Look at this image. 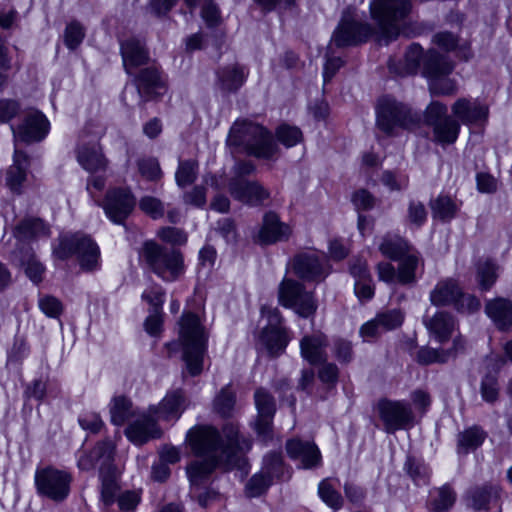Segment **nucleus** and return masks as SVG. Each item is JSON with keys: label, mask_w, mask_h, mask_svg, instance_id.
Segmentation results:
<instances>
[{"label": "nucleus", "mask_w": 512, "mask_h": 512, "mask_svg": "<svg viewBox=\"0 0 512 512\" xmlns=\"http://www.w3.org/2000/svg\"><path fill=\"white\" fill-rule=\"evenodd\" d=\"M187 441L192 452L203 458L191 462L187 467L193 493L216 467L242 468L245 464L244 454L252 447V440L241 435L238 425L234 423L224 425L222 433L213 426L197 425L187 433Z\"/></svg>", "instance_id": "f257e3e1"}, {"label": "nucleus", "mask_w": 512, "mask_h": 512, "mask_svg": "<svg viewBox=\"0 0 512 512\" xmlns=\"http://www.w3.org/2000/svg\"><path fill=\"white\" fill-rule=\"evenodd\" d=\"M412 13V0H373L370 3L376 34L386 41L395 40L400 34L415 37L422 33V25L410 22Z\"/></svg>", "instance_id": "f03ea898"}, {"label": "nucleus", "mask_w": 512, "mask_h": 512, "mask_svg": "<svg viewBox=\"0 0 512 512\" xmlns=\"http://www.w3.org/2000/svg\"><path fill=\"white\" fill-rule=\"evenodd\" d=\"M114 455V444L110 440H103L98 442L91 451H82L77 461L78 468L83 471L92 470L99 464L101 499L105 506L114 503L120 488L118 483L120 473L114 465Z\"/></svg>", "instance_id": "7ed1b4c3"}, {"label": "nucleus", "mask_w": 512, "mask_h": 512, "mask_svg": "<svg viewBox=\"0 0 512 512\" xmlns=\"http://www.w3.org/2000/svg\"><path fill=\"white\" fill-rule=\"evenodd\" d=\"M179 340L187 373L192 377L200 375L207 352L208 333L198 315L192 312L182 315L179 321Z\"/></svg>", "instance_id": "20e7f679"}, {"label": "nucleus", "mask_w": 512, "mask_h": 512, "mask_svg": "<svg viewBox=\"0 0 512 512\" xmlns=\"http://www.w3.org/2000/svg\"><path fill=\"white\" fill-rule=\"evenodd\" d=\"M227 144L258 159H272L279 150L268 129L247 120H238L232 125Z\"/></svg>", "instance_id": "39448f33"}, {"label": "nucleus", "mask_w": 512, "mask_h": 512, "mask_svg": "<svg viewBox=\"0 0 512 512\" xmlns=\"http://www.w3.org/2000/svg\"><path fill=\"white\" fill-rule=\"evenodd\" d=\"M139 261L143 268L164 282H175L185 273L183 254L178 249L163 246L153 240L142 244Z\"/></svg>", "instance_id": "423d86ee"}, {"label": "nucleus", "mask_w": 512, "mask_h": 512, "mask_svg": "<svg viewBox=\"0 0 512 512\" xmlns=\"http://www.w3.org/2000/svg\"><path fill=\"white\" fill-rule=\"evenodd\" d=\"M54 254L61 260L77 256L80 266L87 271L99 267L100 249L90 236L82 233L61 237Z\"/></svg>", "instance_id": "0eeeda50"}, {"label": "nucleus", "mask_w": 512, "mask_h": 512, "mask_svg": "<svg viewBox=\"0 0 512 512\" xmlns=\"http://www.w3.org/2000/svg\"><path fill=\"white\" fill-rule=\"evenodd\" d=\"M72 481L73 477L68 471L53 466L39 468L35 472L37 493L56 503L68 498Z\"/></svg>", "instance_id": "6e6552de"}, {"label": "nucleus", "mask_w": 512, "mask_h": 512, "mask_svg": "<svg viewBox=\"0 0 512 512\" xmlns=\"http://www.w3.org/2000/svg\"><path fill=\"white\" fill-rule=\"evenodd\" d=\"M452 63L436 50H429L424 61V75L429 79V89L433 95H452L456 83L447 76L452 72Z\"/></svg>", "instance_id": "1a4fd4ad"}, {"label": "nucleus", "mask_w": 512, "mask_h": 512, "mask_svg": "<svg viewBox=\"0 0 512 512\" xmlns=\"http://www.w3.org/2000/svg\"><path fill=\"white\" fill-rule=\"evenodd\" d=\"M425 123L432 128L433 141L441 145L453 144L460 132V123L448 115L447 106L432 102L425 110Z\"/></svg>", "instance_id": "9d476101"}, {"label": "nucleus", "mask_w": 512, "mask_h": 512, "mask_svg": "<svg viewBox=\"0 0 512 512\" xmlns=\"http://www.w3.org/2000/svg\"><path fill=\"white\" fill-rule=\"evenodd\" d=\"M419 120L416 114L404 104L391 98H382L377 106V125L386 134H391L394 128H413Z\"/></svg>", "instance_id": "9b49d317"}, {"label": "nucleus", "mask_w": 512, "mask_h": 512, "mask_svg": "<svg viewBox=\"0 0 512 512\" xmlns=\"http://www.w3.org/2000/svg\"><path fill=\"white\" fill-rule=\"evenodd\" d=\"M279 303L293 309L299 316L308 318L317 310V303L312 292H307L304 286L296 280L284 278L278 289Z\"/></svg>", "instance_id": "f8f14e48"}, {"label": "nucleus", "mask_w": 512, "mask_h": 512, "mask_svg": "<svg viewBox=\"0 0 512 512\" xmlns=\"http://www.w3.org/2000/svg\"><path fill=\"white\" fill-rule=\"evenodd\" d=\"M374 409L383 430L389 434L407 429L413 424L414 413L408 402L382 398L377 401Z\"/></svg>", "instance_id": "ddd939ff"}, {"label": "nucleus", "mask_w": 512, "mask_h": 512, "mask_svg": "<svg viewBox=\"0 0 512 512\" xmlns=\"http://www.w3.org/2000/svg\"><path fill=\"white\" fill-rule=\"evenodd\" d=\"M375 33L369 23L356 20L351 12L346 11L333 33V41L337 47L355 46L366 42Z\"/></svg>", "instance_id": "4468645a"}, {"label": "nucleus", "mask_w": 512, "mask_h": 512, "mask_svg": "<svg viewBox=\"0 0 512 512\" xmlns=\"http://www.w3.org/2000/svg\"><path fill=\"white\" fill-rule=\"evenodd\" d=\"M254 403L257 416L253 425L258 438L267 443L273 438V418L276 413L274 397L264 388L256 389Z\"/></svg>", "instance_id": "2eb2a0df"}, {"label": "nucleus", "mask_w": 512, "mask_h": 512, "mask_svg": "<svg viewBox=\"0 0 512 512\" xmlns=\"http://www.w3.org/2000/svg\"><path fill=\"white\" fill-rule=\"evenodd\" d=\"M292 267L295 274L305 281L321 282L330 273L327 258L315 252L302 253L295 256Z\"/></svg>", "instance_id": "dca6fc26"}, {"label": "nucleus", "mask_w": 512, "mask_h": 512, "mask_svg": "<svg viewBox=\"0 0 512 512\" xmlns=\"http://www.w3.org/2000/svg\"><path fill=\"white\" fill-rule=\"evenodd\" d=\"M136 199L129 188H113L106 193L103 208L114 223H123L133 211Z\"/></svg>", "instance_id": "f3484780"}, {"label": "nucleus", "mask_w": 512, "mask_h": 512, "mask_svg": "<svg viewBox=\"0 0 512 512\" xmlns=\"http://www.w3.org/2000/svg\"><path fill=\"white\" fill-rule=\"evenodd\" d=\"M49 121L39 111L28 113L24 121L17 128L11 126L15 141L25 143L39 142L43 140L49 132Z\"/></svg>", "instance_id": "a211bd4d"}, {"label": "nucleus", "mask_w": 512, "mask_h": 512, "mask_svg": "<svg viewBox=\"0 0 512 512\" xmlns=\"http://www.w3.org/2000/svg\"><path fill=\"white\" fill-rule=\"evenodd\" d=\"M231 196L247 205L257 206L270 196V193L257 181L231 178L228 184Z\"/></svg>", "instance_id": "6ab92c4d"}, {"label": "nucleus", "mask_w": 512, "mask_h": 512, "mask_svg": "<svg viewBox=\"0 0 512 512\" xmlns=\"http://www.w3.org/2000/svg\"><path fill=\"white\" fill-rule=\"evenodd\" d=\"M134 83L144 102L161 95V90H164L166 86L162 72L154 64L140 69L139 72L135 74Z\"/></svg>", "instance_id": "aec40b11"}, {"label": "nucleus", "mask_w": 512, "mask_h": 512, "mask_svg": "<svg viewBox=\"0 0 512 512\" xmlns=\"http://www.w3.org/2000/svg\"><path fill=\"white\" fill-rule=\"evenodd\" d=\"M155 416L150 410L148 413L139 415L125 429L126 437L137 445H142L151 439L160 438L162 431L157 425Z\"/></svg>", "instance_id": "412c9836"}, {"label": "nucleus", "mask_w": 512, "mask_h": 512, "mask_svg": "<svg viewBox=\"0 0 512 512\" xmlns=\"http://www.w3.org/2000/svg\"><path fill=\"white\" fill-rule=\"evenodd\" d=\"M14 237L21 242H32L47 239L51 236V227L42 218L25 216L13 228Z\"/></svg>", "instance_id": "4be33fe9"}, {"label": "nucleus", "mask_w": 512, "mask_h": 512, "mask_svg": "<svg viewBox=\"0 0 512 512\" xmlns=\"http://www.w3.org/2000/svg\"><path fill=\"white\" fill-rule=\"evenodd\" d=\"M328 346V337L321 331L304 335L300 340L301 356L311 365H318L327 361Z\"/></svg>", "instance_id": "5701e85b"}, {"label": "nucleus", "mask_w": 512, "mask_h": 512, "mask_svg": "<svg viewBox=\"0 0 512 512\" xmlns=\"http://www.w3.org/2000/svg\"><path fill=\"white\" fill-rule=\"evenodd\" d=\"M121 55L125 71L129 75H133L136 68L149 62V53L144 42L134 37L121 43Z\"/></svg>", "instance_id": "b1692460"}, {"label": "nucleus", "mask_w": 512, "mask_h": 512, "mask_svg": "<svg viewBox=\"0 0 512 512\" xmlns=\"http://www.w3.org/2000/svg\"><path fill=\"white\" fill-rule=\"evenodd\" d=\"M30 167L29 156L18 149L13 155V164L6 171V185L15 194H21Z\"/></svg>", "instance_id": "393cba45"}, {"label": "nucleus", "mask_w": 512, "mask_h": 512, "mask_svg": "<svg viewBox=\"0 0 512 512\" xmlns=\"http://www.w3.org/2000/svg\"><path fill=\"white\" fill-rule=\"evenodd\" d=\"M186 407V397L182 389H175L168 392L158 406L150 407L157 419L171 420L178 419Z\"/></svg>", "instance_id": "a878e982"}, {"label": "nucleus", "mask_w": 512, "mask_h": 512, "mask_svg": "<svg viewBox=\"0 0 512 512\" xmlns=\"http://www.w3.org/2000/svg\"><path fill=\"white\" fill-rule=\"evenodd\" d=\"M290 228L282 223L273 212H268L263 218V224L257 234V242L263 245L273 244L288 239Z\"/></svg>", "instance_id": "bb28decb"}, {"label": "nucleus", "mask_w": 512, "mask_h": 512, "mask_svg": "<svg viewBox=\"0 0 512 512\" xmlns=\"http://www.w3.org/2000/svg\"><path fill=\"white\" fill-rule=\"evenodd\" d=\"M485 312L500 331L512 330V301L498 297L486 302Z\"/></svg>", "instance_id": "cd10ccee"}, {"label": "nucleus", "mask_w": 512, "mask_h": 512, "mask_svg": "<svg viewBox=\"0 0 512 512\" xmlns=\"http://www.w3.org/2000/svg\"><path fill=\"white\" fill-rule=\"evenodd\" d=\"M286 451L291 458L300 460L304 468H312L321 461L320 451L313 442L292 439L286 443Z\"/></svg>", "instance_id": "c85d7f7f"}, {"label": "nucleus", "mask_w": 512, "mask_h": 512, "mask_svg": "<svg viewBox=\"0 0 512 512\" xmlns=\"http://www.w3.org/2000/svg\"><path fill=\"white\" fill-rule=\"evenodd\" d=\"M425 58L426 54L423 55V48L418 43H412L405 52L404 61L397 62L395 59H390L388 68L391 73L400 76L415 74L421 61L424 63Z\"/></svg>", "instance_id": "c756f323"}, {"label": "nucleus", "mask_w": 512, "mask_h": 512, "mask_svg": "<svg viewBox=\"0 0 512 512\" xmlns=\"http://www.w3.org/2000/svg\"><path fill=\"white\" fill-rule=\"evenodd\" d=\"M290 342L289 330L263 328L259 336V344L267 351L270 357L283 354Z\"/></svg>", "instance_id": "7c9ffc66"}, {"label": "nucleus", "mask_w": 512, "mask_h": 512, "mask_svg": "<svg viewBox=\"0 0 512 512\" xmlns=\"http://www.w3.org/2000/svg\"><path fill=\"white\" fill-rule=\"evenodd\" d=\"M397 262L398 283L404 286L414 285L417 282L418 270L424 266V262L419 251L414 249Z\"/></svg>", "instance_id": "2f4dec72"}, {"label": "nucleus", "mask_w": 512, "mask_h": 512, "mask_svg": "<svg viewBox=\"0 0 512 512\" xmlns=\"http://www.w3.org/2000/svg\"><path fill=\"white\" fill-rule=\"evenodd\" d=\"M454 116L463 124H471L480 121L487 116V108L476 100L466 98L458 99L452 105Z\"/></svg>", "instance_id": "473e14b6"}, {"label": "nucleus", "mask_w": 512, "mask_h": 512, "mask_svg": "<svg viewBox=\"0 0 512 512\" xmlns=\"http://www.w3.org/2000/svg\"><path fill=\"white\" fill-rule=\"evenodd\" d=\"M462 289L454 279H444L430 292V301L435 306L455 305Z\"/></svg>", "instance_id": "72a5a7b5"}, {"label": "nucleus", "mask_w": 512, "mask_h": 512, "mask_svg": "<svg viewBox=\"0 0 512 512\" xmlns=\"http://www.w3.org/2000/svg\"><path fill=\"white\" fill-rule=\"evenodd\" d=\"M414 249L405 238L394 234L385 235L379 244L381 254L392 261H398Z\"/></svg>", "instance_id": "f704fd0d"}, {"label": "nucleus", "mask_w": 512, "mask_h": 512, "mask_svg": "<svg viewBox=\"0 0 512 512\" xmlns=\"http://www.w3.org/2000/svg\"><path fill=\"white\" fill-rule=\"evenodd\" d=\"M487 438L486 431L477 425L468 427L457 435L456 451L459 455H467L478 449Z\"/></svg>", "instance_id": "c9c22d12"}, {"label": "nucleus", "mask_w": 512, "mask_h": 512, "mask_svg": "<svg viewBox=\"0 0 512 512\" xmlns=\"http://www.w3.org/2000/svg\"><path fill=\"white\" fill-rule=\"evenodd\" d=\"M221 88L225 91H237L245 82L248 72L238 64H231L221 68L218 73Z\"/></svg>", "instance_id": "e433bc0d"}, {"label": "nucleus", "mask_w": 512, "mask_h": 512, "mask_svg": "<svg viewBox=\"0 0 512 512\" xmlns=\"http://www.w3.org/2000/svg\"><path fill=\"white\" fill-rule=\"evenodd\" d=\"M424 323L439 342L447 341L454 329V319L446 312H438L433 317L426 318Z\"/></svg>", "instance_id": "4c0bfd02"}, {"label": "nucleus", "mask_w": 512, "mask_h": 512, "mask_svg": "<svg viewBox=\"0 0 512 512\" xmlns=\"http://www.w3.org/2000/svg\"><path fill=\"white\" fill-rule=\"evenodd\" d=\"M499 496L500 489L496 485L475 487L470 491V505L476 511L488 510L497 503Z\"/></svg>", "instance_id": "58836bf2"}, {"label": "nucleus", "mask_w": 512, "mask_h": 512, "mask_svg": "<svg viewBox=\"0 0 512 512\" xmlns=\"http://www.w3.org/2000/svg\"><path fill=\"white\" fill-rule=\"evenodd\" d=\"M488 371L482 377L480 382V394L482 399L489 404H494L499 399L500 385L498 373L500 369L489 362Z\"/></svg>", "instance_id": "ea45409f"}, {"label": "nucleus", "mask_w": 512, "mask_h": 512, "mask_svg": "<svg viewBox=\"0 0 512 512\" xmlns=\"http://www.w3.org/2000/svg\"><path fill=\"white\" fill-rule=\"evenodd\" d=\"M456 498L457 495L454 489L445 484L430 492L429 509L432 512H445L454 506Z\"/></svg>", "instance_id": "a19ab883"}, {"label": "nucleus", "mask_w": 512, "mask_h": 512, "mask_svg": "<svg viewBox=\"0 0 512 512\" xmlns=\"http://www.w3.org/2000/svg\"><path fill=\"white\" fill-rule=\"evenodd\" d=\"M339 481L337 479L326 478L318 485V495L321 500L333 510H339L343 507V497L339 490Z\"/></svg>", "instance_id": "79ce46f5"}, {"label": "nucleus", "mask_w": 512, "mask_h": 512, "mask_svg": "<svg viewBox=\"0 0 512 512\" xmlns=\"http://www.w3.org/2000/svg\"><path fill=\"white\" fill-rule=\"evenodd\" d=\"M111 422L116 426H122L135 415L132 401L123 396H115L110 403Z\"/></svg>", "instance_id": "37998d69"}, {"label": "nucleus", "mask_w": 512, "mask_h": 512, "mask_svg": "<svg viewBox=\"0 0 512 512\" xmlns=\"http://www.w3.org/2000/svg\"><path fill=\"white\" fill-rule=\"evenodd\" d=\"M77 159L80 165L90 172L104 169L106 165L104 156L95 145H84L79 147L77 151Z\"/></svg>", "instance_id": "c03bdc74"}, {"label": "nucleus", "mask_w": 512, "mask_h": 512, "mask_svg": "<svg viewBox=\"0 0 512 512\" xmlns=\"http://www.w3.org/2000/svg\"><path fill=\"white\" fill-rule=\"evenodd\" d=\"M430 208L433 217L443 222L452 220L458 211V206L455 201L447 195H439L437 198L431 200Z\"/></svg>", "instance_id": "a18cd8bd"}, {"label": "nucleus", "mask_w": 512, "mask_h": 512, "mask_svg": "<svg viewBox=\"0 0 512 512\" xmlns=\"http://www.w3.org/2000/svg\"><path fill=\"white\" fill-rule=\"evenodd\" d=\"M236 403V394L230 385L223 387L214 399V410L222 417H230Z\"/></svg>", "instance_id": "49530a36"}, {"label": "nucleus", "mask_w": 512, "mask_h": 512, "mask_svg": "<svg viewBox=\"0 0 512 512\" xmlns=\"http://www.w3.org/2000/svg\"><path fill=\"white\" fill-rule=\"evenodd\" d=\"M261 471L273 481L284 478L285 467L281 453L271 452L264 457Z\"/></svg>", "instance_id": "de8ad7c7"}, {"label": "nucleus", "mask_w": 512, "mask_h": 512, "mask_svg": "<svg viewBox=\"0 0 512 512\" xmlns=\"http://www.w3.org/2000/svg\"><path fill=\"white\" fill-rule=\"evenodd\" d=\"M138 172L142 178L151 182H158L163 176L160 164L154 157H143L137 160Z\"/></svg>", "instance_id": "09e8293b"}, {"label": "nucleus", "mask_w": 512, "mask_h": 512, "mask_svg": "<svg viewBox=\"0 0 512 512\" xmlns=\"http://www.w3.org/2000/svg\"><path fill=\"white\" fill-rule=\"evenodd\" d=\"M198 174V163L194 160L180 161L178 169L175 173L176 183L179 187L183 188L192 184Z\"/></svg>", "instance_id": "8fccbe9b"}, {"label": "nucleus", "mask_w": 512, "mask_h": 512, "mask_svg": "<svg viewBox=\"0 0 512 512\" xmlns=\"http://www.w3.org/2000/svg\"><path fill=\"white\" fill-rule=\"evenodd\" d=\"M275 136L278 142L287 148L297 145L302 140L301 130L296 126L286 123H283L276 128Z\"/></svg>", "instance_id": "3c124183"}, {"label": "nucleus", "mask_w": 512, "mask_h": 512, "mask_svg": "<svg viewBox=\"0 0 512 512\" xmlns=\"http://www.w3.org/2000/svg\"><path fill=\"white\" fill-rule=\"evenodd\" d=\"M405 469L417 485H425L429 482L430 470L423 462L409 457L405 463Z\"/></svg>", "instance_id": "603ef678"}, {"label": "nucleus", "mask_w": 512, "mask_h": 512, "mask_svg": "<svg viewBox=\"0 0 512 512\" xmlns=\"http://www.w3.org/2000/svg\"><path fill=\"white\" fill-rule=\"evenodd\" d=\"M64 44L70 50H75L85 38V28L79 21H71L64 30Z\"/></svg>", "instance_id": "864d4df0"}, {"label": "nucleus", "mask_w": 512, "mask_h": 512, "mask_svg": "<svg viewBox=\"0 0 512 512\" xmlns=\"http://www.w3.org/2000/svg\"><path fill=\"white\" fill-rule=\"evenodd\" d=\"M427 209L424 203L419 200L412 199L407 207V222L415 228L422 227L427 221Z\"/></svg>", "instance_id": "5fc2aeb1"}, {"label": "nucleus", "mask_w": 512, "mask_h": 512, "mask_svg": "<svg viewBox=\"0 0 512 512\" xmlns=\"http://www.w3.org/2000/svg\"><path fill=\"white\" fill-rule=\"evenodd\" d=\"M376 319L381 330L386 332L400 327L404 321V314L399 309H392L377 314Z\"/></svg>", "instance_id": "6e6d98bb"}, {"label": "nucleus", "mask_w": 512, "mask_h": 512, "mask_svg": "<svg viewBox=\"0 0 512 512\" xmlns=\"http://www.w3.org/2000/svg\"><path fill=\"white\" fill-rule=\"evenodd\" d=\"M269 476L265 475L263 471L255 474L246 484V494L249 497H258L262 495L269 486L272 484Z\"/></svg>", "instance_id": "4d7b16f0"}, {"label": "nucleus", "mask_w": 512, "mask_h": 512, "mask_svg": "<svg viewBox=\"0 0 512 512\" xmlns=\"http://www.w3.org/2000/svg\"><path fill=\"white\" fill-rule=\"evenodd\" d=\"M478 280L483 290H489L497 279L496 266L487 260L478 265Z\"/></svg>", "instance_id": "13d9d810"}, {"label": "nucleus", "mask_w": 512, "mask_h": 512, "mask_svg": "<svg viewBox=\"0 0 512 512\" xmlns=\"http://www.w3.org/2000/svg\"><path fill=\"white\" fill-rule=\"evenodd\" d=\"M142 299L151 305L152 312L159 313L165 301V290L160 285L153 284L143 292Z\"/></svg>", "instance_id": "bf43d9fd"}, {"label": "nucleus", "mask_w": 512, "mask_h": 512, "mask_svg": "<svg viewBox=\"0 0 512 512\" xmlns=\"http://www.w3.org/2000/svg\"><path fill=\"white\" fill-rule=\"evenodd\" d=\"M450 357V352L440 351L434 348H422L417 352V361L420 364L445 363Z\"/></svg>", "instance_id": "052dcab7"}, {"label": "nucleus", "mask_w": 512, "mask_h": 512, "mask_svg": "<svg viewBox=\"0 0 512 512\" xmlns=\"http://www.w3.org/2000/svg\"><path fill=\"white\" fill-rule=\"evenodd\" d=\"M38 306L40 310L50 318H58L63 312L62 302L51 295L40 296Z\"/></svg>", "instance_id": "680f3d73"}, {"label": "nucleus", "mask_w": 512, "mask_h": 512, "mask_svg": "<svg viewBox=\"0 0 512 512\" xmlns=\"http://www.w3.org/2000/svg\"><path fill=\"white\" fill-rule=\"evenodd\" d=\"M26 276L35 284L40 283L43 280V275L45 273V267L43 264L35 257V255H31L27 261L22 262Z\"/></svg>", "instance_id": "e2e57ef3"}, {"label": "nucleus", "mask_w": 512, "mask_h": 512, "mask_svg": "<svg viewBox=\"0 0 512 512\" xmlns=\"http://www.w3.org/2000/svg\"><path fill=\"white\" fill-rule=\"evenodd\" d=\"M140 209L153 219L161 218L164 215L163 203L152 196L142 197L139 201Z\"/></svg>", "instance_id": "0e129e2a"}, {"label": "nucleus", "mask_w": 512, "mask_h": 512, "mask_svg": "<svg viewBox=\"0 0 512 512\" xmlns=\"http://www.w3.org/2000/svg\"><path fill=\"white\" fill-rule=\"evenodd\" d=\"M157 235L161 240L173 245H183L187 242L186 233L183 230L175 227L161 228Z\"/></svg>", "instance_id": "69168bd1"}, {"label": "nucleus", "mask_w": 512, "mask_h": 512, "mask_svg": "<svg viewBox=\"0 0 512 512\" xmlns=\"http://www.w3.org/2000/svg\"><path fill=\"white\" fill-rule=\"evenodd\" d=\"M78 422L84 430L91 433H98L104 426L99 414L95 412H85L79 416Z\"/></svg>", "instance_id": "338daca9"}, {"label": "nucleus", "mask_w": 512, "mask_h": 512, "mask_svg": "<svg viewBox=\"0 0 512 512\" xmlns=\"http://www.w3.org/2000/svg\"><path fill=\"white\" fill-rule=\"evenodd\" d=\"M20 103L14 99H0V123H7L20 112Z\"/></svg>", "instance_id": "774afa93"}]
</instances>
